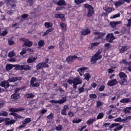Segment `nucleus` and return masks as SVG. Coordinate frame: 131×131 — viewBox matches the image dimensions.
<instances>
[{"instance_id":"obj_1","label":"nucleus","mask_w":131,"mask_h":131,"mask_svg":"<svg viewBox=\"0 0 131 131\" xmlns=\"http://www.w3.org/2000/svg\"><path fill=\"white\" fill-rule=\"evenodd\" d=\"M67 82L69 84H73V88L74 90H76L77 89V85L78 84H81L82 83V81L80 80V78L79 77H76L74 78L73 80L68 79L67 80Z\"/></svg>"},{"instance_id":"obj_2","label":"nucleus","mask_w":131,"mask_h":131,"mask_svg":"<svg viewBox=\"0 0 131 131\" xmlns=\"http://www.w3.org/2000/svg\"><path fill=\"white\" fill-rule=\"evenodd\" d=\"M84 8L87 9V14L86 17L90 18V17H92L94 14H95V10H94V7L92 6V5L89 4H84L83 5Z\"/></svg>"},{"instance_id":"obj_3","label":"nucleus","mask_w":131,"mask_h":131,"mask_svg":"<svg viewBox=\"0 0 131 131\" xmlns=\"http://www.w3.org/2000/svg\"><path fill=\"white\" fill-rule=\"evenodd\" d=\"M118 76L121 79V80L119 81V83L120 85H123L125 82H127V75H126L123 72H120Z\"/></svg>"},{"instance_id":"obj_4","label":"nucleus","mask_w":131,"mask_h":131,"mask_svg":"<svg viewBox=\"0 0 131 131\" xmlns=\"http://www.w3.org/2000/svg\"><path fill=\"white\" fill-rule=\"evenodd\" d=\"M102 59V55H101V51H98L95 54L92 56L90 60L91 64H96L98 60H101Z\"/></svg>"},{"instance_id":"obj_5","label":"nucleus","mask_w":131,"mask_h":131,"mask_svg":"<svg viewBox=\"0 0 131 131\" xmlns=\"http://www.w3.org/2000/svg\"><path fill=\"white\" fill-rule=\"evenodd\" d=\"M49 61H50V59L47 58L45 59V61L38 63L36 67L37 70H40V69H42V68H49L50 66L49 64H48Z\"/></svg>"},{"instance_id":"obj_6","label":"nucleus","mask_w":131,"mask_h":131,"mask_svg":"<svg viewBox=\"0 0 131 131\" xmlns=\"http://www.w3.org/2000/svg\"><path fill=\"white\" fill-rule=\"evenodd\" d=\"M30 83V86L31 88H38L40 85L39 82H37L36 78L34 77L31 78Z\"/></svg>"},{"instance_id":"obj_7","label":"nucleus","mask_w":131,"mask_h":131,"mask_svg":"<svg viewBox=\"0 0 131 131\" xmlns=\"http://www.w3.org/2000/svg\"><path fill=\"white\" fill-rule=\"evenodd\" d=\"M9 120L10 118H6L4 119L3 117H0V123H2L5 121L6 125H10V124H14V123L16 122V120H11L9 121Z\"/></svg>"},{"instance_id":"obj_8","label":"nucleus","mask_w":131,"mask_h":131,"mask_svg":"<svg viewBox=\"0 0 131 131\" xmlns=\"http://www.w3.org/2000/svg\"><path fill=\"white\" fill-rule=\"evenodd\" d=\"M19 40L20 41H24L23 47H28L29 48H30L31 47H32V45H33L32 41L29 40V39H26V38H21Z\"/></svg>"},{"instance_id":"obj_9","label":"nucleus","mask_w":131,"mask_h":131,"mask_svg":"<svg viewBox=\"0 0 131 131\" xmlns=\"http://www.w3.org/2000/svg\"><path fill=\"white\" fill-rule=\"evenodd\" d=\"M113 127H116L114 131H118V130H121L122 128H123V125H120L118 123H112L110 126V128H113Z\"/></svg>"},{"instance_id":"obj_10","label":"nucleus","mask_w":131,"mask_h":131,"mask_svg":"<svg viewBox=\"0 0 131 131\" xmlns=\"http://www.w3.org/2000/svg\"><path fill=\"white\" fill-rule=\"evenodd\" d=\"M9 82V80L3 81L0 83V86L5 89H8L10 86H12V88H14L15 86V85H10Z\"/></svg>"},{"instance_id":"obj_11","label":"nucleus","mask_w":131,"mask_h":131,"mask_svg":"<svg viewBox=\"0 0 131 131\" xmlns=\"http://www.w3.org/2000/svg\"><path fill=\"white\" fill-rule=\"evenodd\" d=\"M116 39V37L114 36L113 33H108L106 36V40L108 42H113L114 39Z\"/></svg>"},{"instance_id":"obj_12","label":"nucleus","mask_w":131,"mask_h":131,"mask_svg":"<svg viewBox=\"0 0 131 131\" xmlns=\"http://www.w3.org/2000/svg\"><path fill=\"white\" fill-rule=\"evenodd\" d=\"M77 58V56L76 55H70L66 58V61L68 63V64H71V63L74 62V60H76Z\"/></svg>"},{"instance_id":"obj_13","label":"nucleus","mask_w":131,"mask_h":131,"mask_svg":"<svg viewBox=\"0 0 131 131\" xmlns=\"http://www.w3.org/2000/svg\"><path fill=\"white\" fill-rule=\"evenodd\" d=\"M23 77H12L8 79L9 82H16V81H20L22 80Z\"/></svg>"},{"instance_id":"obj_14","label":"nucleus","mask_w":131,"mask_h":131,"mask_svg":"<svg viewBox=\"0 0 131 131\" xmlns=\"http://www.w3.org/2000/svg\"><path fill=\"white\" fill-rule=\"evenodd\" d=\"M118 82L116 79H112L108 81L107 85H108V86H114V85L117 84Z\"/></svg>"},{"instance_id":"obj_15","label":"nucleus","mask_w":131,"mask_h":131,"mask_svg":"<svg viewBox=\"0 0 131 131\" xmlns=\"http://www.w3.org/2000/svg\"><path fill=\"white\" fill-rule=\"evenodd\" d=\"M111 27L114 29L115 30H116V26L118 25L119 24H121V21H111L110 23Z\"/></svg>"},{"instance_id":"obj_16","label":"nucleus","mask_w":131,"mask_h":131,"mask_svg":"<svg viewBox=\"0 0 131 131\" xmlns=\"http://www.w3.org/2000/svg\"><path fill=\"white\" fill-rule=\"evenodd\" d=\"M25 108L24 107H19L17 108H11L9 109L10 112L15 113V112H20L21 111H24Z\"/></svg>"},{"instance_id":"obj_17","label":"nucleus","mask_w":131,"mask_h":131,"mask_svg":"<svg viewBox=\"0 0 131 131\" xmlns=\"http://www.w3.org/2000/svg\"><path fill=\"white\" fill-rule=\"evenodd\" d=\"M54 17L56 19H58V18L61 19L62 21H63V22L64 21H65V20H66V19L65 18V15H64V14L57 13L54 15Z\"/></svg>"},{"instance_id":"obj_18","label":"nucleus","mask_w":131,"mask_h":131,"mask_svg":"<svg viewBox=\"0 0 131 131\" xmlns=\"http://www.w3.org/2000/svg\"><path fill=\"white\" fill-rule=\"evenodd\" d=\"M55 4H56L57 6H67V4L64 0H59L58 2L56 3V1H53Z\"/></svg>"},{"instance_id":"obj_19","label":"nucleus","mask_w":131,"mask_h":131,"mask_svg":"<svg viewBox=\"0 0 131 131\" xmlns=\"http://www.w3.org/2000/svg\"><path fill=\"white\" fill-rule=\"evenodd\" d=\"M116 8L121 7L122 5H124V1L123 0H119L114 4Z\"/></svg>"},{"instance_id":"obj_20","label":"nucleus","mask_w":131,"mask_h":131,"mask_svg":"<svg viewBox=\"0 0 131 131\" xmlns=\"http://www.w3.org/2000/svg\"><path fill=\"white\" fill-rule=\"evenodd\" d=\"M37 59V57H33V56H31L29 57L27 61L28 64H30L31 63H34V62H35V60H36Z\"/></svg>"},{"instance_id":"obj_21","label":"nucleus","mask_w":131,"mask_h":131,"mask_svg":"<svg viewBox=\"0 0 131 131\" xmlns=\"http://www.w3.org/2000/svg\"><path fill=\"white\" fill-rule=\"evenodd\" d=\"M69 108V106L67 105H65L63 106V108L61 111V114L62 115H67V113L66 112V111L67 110H68Z\"/></svg>"},{"instance_id":"obj_22","label":"nucleus","mask_w":131,"mask_h":131,"mask_svg":"<svg viewBox=\"0 0 131 131\" xmlns=\"http://www.w3.org/2000/svg\"><path fill=\"white\" fill-rule=\"evenodd\" d=\"M90 33H91V29L89 28L85 29L81 31L82 35H88Z\"/></svg>"},{"instance_id":"obj_23","label":"nucleus","mask_w":131,"mask_h":131,"mask_svg":"<svg viewBox=\"0 0 131 131\" xmlns=\"http://www.w3.org/2000/svg\"><path fill=\"white\" fill-rule=\"evenodd\" d=\"M20 98V94L18 93H14L11 96V98L13 100H18Z\"/></svg>"},{"instance_id":"obj_24","label":"nucleus","mask_w":131,"mask_h":131,"mask_svg":"<svg viewBox=\"0 0 131 131\" xmlns=\"http://www.w3.org/2000/svg\"><path fill=\"white\" fill-rule=\"evenodd\" d=\"M60 26L61 28L62 31H63V32H66V31L67 30L66 24L63 22H61L60 23Z\"/></svg>"},{"instance_id":"obj_25","label":"nucleus","mask_w":131,"mask_h":131,"mask_svg":"<svg viewBox=\"0 0 131 131\" xmlns=\"http://www.w3.org/2000/svg\"><path fill=\"white\" fill-rule=\"evenodd\" d=\"M46 43H45V40H40L38 42V49H40V48H42V47H45Z\"/></svg>"},{"instance_id":"obj_26","label":"nucleus","mask_w":131,"mask_h":131,"mask_svg":"<svg viewBox=\"0 0 131 131\" xmlns=\"http://www.w3.org/2000/svg\"><path fill=\"white\" fill-rule=\"evenodd\" d=\"M22 70H25L26 71L31 70V67L28 64H24L22 67Z\"/></svg>"},{"instance_id":"obj_27","label":"nucleus","mask_w":131,"mask_h":131,"mask_svg":"<svg viewBox=\"0 0 131 131\" xmlns=\"http://www.w3.org/2000/svg\"><path fill=\"white\" fill-rule=\"evenodd\" d=\"M12 68H14V64H7L6 66V71H10V70H11V69Z\"/></svg>"},{"instance_id":"obj_28","label":"nucleus","mask_w":131,"mask_h":131,"mask_svg":"<svg viewBox=\"0 0 131 131\" xmlns=\"http://www.w3.org/2000/svg\"><path fill=\"white\" fill-rule=\"evenodd\" d=\"M54 30V29L53 28H50L48 30L46 31V32H44V34L42 35V36H46V35H48L50 32H52Z\"/></svg>"},{"instance_id":"obj_29","label":"nucleus","mask_w":131,"mask_h":131,"mask_svg":"<svg viewBox=\"0 0 131 131\" xmlns=\"http://www.w3.org/2000/svg\"><path fill=\"white\" fill-rule=\"evenodd\" d=\"M34 97H35V95L32 93H27L26 94V98L27 99H33Z\"/></svg>"},{"instance_id":"obj_30","label":"nucleus","mask_w":131,"mask_h":131,"mask_svg":"<svg viewBox=\"0 0 131 131\" xmlns=\"http://www.w3.org/2000/svg\"><path fill=\"white\" fill-rule=\"evenodd\" d=\"M95 121H96V119L90 118L89 120H88L86 121V123L88 125H91V124H93V123H94L95 122Z\"/></svg>"},{"instance_id":"obj_31","label":"nucleus","mask_w":131,"mask_h":131,"mask_svg":"<svg viewBox=\"0 0 131 131\" xmlns=\"http://www.w3.org/2000/svg\"><path fill=\"white\" fill-rule=\"evenodd\" d=\"M44 26L46 28H50L53 26V23L50 22H46L44 23Z\"/></svg>"},{"instance_id":"obj_32","label":"nucleus","mask_w":131,"mask_h":131,"mask_svg":"<svg viewBox=\"0 0 131 131\" xmlns=\"http://www.w3.org/2000/svg\"><path fill=\"white\" fill-rule=\"evenodd\" d=\"M104 115H105V114H104V113H100L97 117L96 119L97 120H99V119H102V118H104Z\"/></svg>"},{"instance_id":"obj_33","label":"nucleus","mask_w":131,"mask_h":131,"mask_svg":"<svg viewBox=\"0 0 131 131\" xmlns=\"http://www.w3.org/2000/svg\"><path fill=\"white\" fill-rule=\"evenodd\" d=\"M14 70H22L23 66L19 64H14Z\"/></svg>"},{"instance_id":"obj_34","label":"nucleus","mask_w":131,"mask_h":131,"mask_svg":"<svg viewBox=\"0 0 131 131\" xmlns=\"http://www.w3.org/2000/svg\"><path fill=\"white\" fill-rule=\"evenodd\" d=\"M120 102V103H128V102H130V99L128 98L122 99Z\"/></svg>"},{"instance_id":"obj_35","label":"nucleus","mask_w":131,"mask_h":131,"mask_svg":"<svg viewBox=\"0 0 131 131\" xmlns=\"http://www.w3.org/2000/svg\"><path fill=\"white\" fill-rule=\"evenodd\" d=\"M115 121L116 122H124V121H126V120L124 119H122L121 117H119L115 119Z\"/></svg>"},{"instance_id":"obj_36","label":"nucleus","mask_w":131,"mask_h":131,"mask_svg":"<svg viewBox=\"0 0 131 131\" xmlns=\"http://www.w3.org/2000/svg\"><path fill=\"white\" fill-rule=\"evenodd\" d=\"M74 2L76 5H80V4L85 3L86 0H75Z\"/></svg>"},{"instance_id":"obj_37","label":"nucleus","mask_w":131,"mask_h":131,"mask_svg":"<svg viewBox=\"0 0 131 131\" xmlns=\"http://www.w3.org/2000/svg\"><path fill=\"white\" fill-rule=\"evenodd\" d=\"M90 78H91V74H90L89 73H86L84 75V79L87 80V81H89Z\"/></svg>"},{"instance_id":"obj_38","label":"nucleus","mask_w":131,"mask_h":131,"mask_svg":"<svg viewBox=\"0 0 131 131\" xmlns=\"http://www.w3.org/2000/svg\"><path fill=\"white\" fill-rule=\"evenodd\" d=\"M9 115V114L6 111H2L0 112V116H5L7 117Z\"/></svg>"},{"instance_id":"obj_39","label":"nucleus","mask_w":131,"mask_h":131,"mask_svg":"<svg viewBox=\"0 0 131 131\" xmlns=\"http://www.w3.org/2000/svg\"><path fill=\"white\" fill-rule=\"evenodd\" d=\"M31 121V118H27L24 120L23 122L25 123V124H28V123H30Z\"/></svg>"},{"instance_id":"obj_40","label":"nucleus","mask_w":131,"mask_h":131,"mask_svg":"<svg viewBox=\"0 0 131 131\" xmlns=\"http://www.w3.org/2000/svg\"><path fill=\"white\" fill-rule=\"evenodd\" d=\"M100 45V42H96L94 43H91V48L93 49L94 47H97V46H99Z\"/></svg>"},{"instance_id":"obj_41","label":"nucleus","mask_w":131,"mask_h":131,"mask_svg":"<svg viewBox=\"0 0 131 131\" xmlns=\"http://www.w3.org/2000/svg\"><path fill=\"white\" fill-rule=\"evenodd\" d=\"M63 129V126L62 125H58L57 126L55 127L56 130L60 131L62 130Z\"/></svg>"},{"instance_id":"obj_42","label":"nucleus","mask_w":131,"mask_h":131,"mask_svg":"<svg viewBox=\"0 0 131 131\" xmlns=\"http://www.w3.org/2000/svg\"><path fill=\"white\" fill-rule=\"evenodd\" d=\"M67 99H66V97H62V99L60 100H59V104H64V103H65V102H66L67 101Z\"/></svg>"},{"instance_id":"obj_43","label":"nucleus","mask_w":131,"mask_h":131,"mask_svg":"<svg viewBox=\"0 0 131 131\" xmlns=\"http://www.w3.org/2000/svg\"><path fill=\"white\" fill-rule=\"evenodd\" d=\"M47 118L50 120H52L54 118V114L51 113L48 116H47Z\"/></svg>"},{"instance_id":"obj_44","label":"nucleus","mask_w":131,"mask_h":131,"mask_svg":"<svg viewBox=\"0 0 131 131\" xmlns=\"http://www.w3.org/2000/svg\"><path fill=\"white\" fill-rule=\"evenodd\" d=\"M27 52V50H26V49L25 48H24L23 49L21 52L20 53V55L21 56H23V55H25V54H26Z\"/></svg>"},{"instance_id":"obj_45","label":"nucleus","mask_w":131,"mask_h":131,"mask_svg":"<svg viewBox=\"0 0 131 131\" xmlns=\"http://www.w3.org/2000/svg\"><path fill=\"white\" fill-rule=\"evenodd\" d=\"M82 121V120L81 119H76V120H73V123H79L80 122H81Z\"/></svg>"},{"instance_id":"obj_46","label":"nucleus","mask_w":131,"mask_h":131,"mask_svg":"<svg viewBox=\"0 0 131 131\" xmlns=\"http://www.w3.org/2000/svg\"><path fill=\"white\" fill-rule=\"evenodd\" d=\"M84 70H88V68L86 67H82L78 69V71L79 72H83Z\"/></svg>"},{"instance_id":"obj_47","label":"nucleus","mask_w":131,"mask_h":131,"mask_svg":"<svg viewBox=\"0 0 131 131\" xmlns=\"http://www.w3.org/2000/svg\"><path fill=\"white\" fill-rule=\"evenodd\" d=\"M8 34V31H3L2 32L0 33V36H6Z\"/></svg>"},{"instance_id":"obj_48","label":"nucleus","mask_w":131,"mask_h":131,"mask_svg":"<svg viewBox=\"0 0 131 131\" xmlns=\"http://www.w3.org/2000/svg\"><path fill=\"white\" fill-rule=\"evenodd\" d=\"M103 105V103H102V102L100 101H98L96 102V106L97 107V108H99V107H101V106H102Z\"/></svg>"},{"instance_id":"obj_49","label":"nucleus","mask_w":131,"mask_h":131,"mask_svg":"<svg viewBox=\"0 0 131 131\" xmlns=\"http://www.w3.org/2000/svg\"><path fill=\"white\" fill-rule=\"evenodd\" d=\"M89 97L90 99H97V95L96 94H90Z\"/></svg>"},{"instance_id":"obj_50","label":"nucleus","mask_w":131,"mask_h":131,"mask_svg":"<svg viewBox=\"0 0 131 131\" xmlns=\"http://www.w3.org/2000/svg\"><path fill=\"white\" fill-rule=\"evenodd\" d=\"M41 74V76H42V77H47V75H46V74H47V73L43 70H42ZM45 75H46V76H45Z\"/></svg>"},{"instance_id":"obj_51","label":"nucleus","mask_w":131,"mask_h":131,"mask_svg":"<svg viewBox=\"0 0 131 131\" xmlns=\"http://www.w3.org/2000/svg\"><path fill=\"white\" fill-rule=\"evenodd\" d=\"M6 2L8 4H10V3H11L12 4H16L17 3V1L16 0H6Z\"/></svg>"},{"instance_id":"obj_52","label":"nucleus","mask_w":131,"mask_h":131,"mask_svg":"<svg viewBox=\"0 0 131 131\" xmlns=\"http://www.w3.org/2000/svg\"><path fill=\"white\" fill-rule=\"evenodd\" d=\"M98 90H99V92H103V91H104V90H105V85H101L99 87Z\"/></svg>"},{"instance_id":"obj_53","label":"nucleus","mask_w":131,"mask_h":131,"mask_svg":"<svg viewBox=\"0 0 131 131\" xmlns=\"http://www.w3.org/2000/svg\"><path fill=\"white\" fill-rule=\"evenodd\" d=\"M93 33L94 35H100V32L97 31V30H93Z\"/></svg>"},{"instance_id":"obj_54","label":"nucleus","mask_w":131,"mask_h":131,"mask_svg":"<svg viewBox=\"0 0 131 131\" xmlns=\"http://www.w3.org/2000/svg\"><path fill=\"white\" fill-rule=\"evenodd\" d=\"M123 111L124 112V113H125L126 114H127V113H130V111H129V110H128V107H126L125 108H124L123 110Z\"/></svg>"},{"instance_id":"obj_55","label":"nucleus","mask_w":131,"mask_h":131,"mask_svg":"<svg viewBox=\"0 0 131 131\" xmlns=\"http://www.w3.org/2000/svg\"><path fill=\"white\" fill-rule=\"evenodd\" d=\"M78 91L79 92V94H81V93H83L84 92V88H79Z\"/></svg>"},{"instance_id":"obj_56","label":"nucleus","mask_w":131,"mask_h":131,"mask_svg":"<svg viewBox=\"0 0 131 131\" xmlns=\"http://www.w3.org/2000/svg\"><path fill=\"white\" fill-rule=\"evenodd\" d=\"M112 11H113L112 8H110V7H108L105 10V12H106V13H111V12H112Z\"/></svg>"},{"instance_id":"obj_57","label":"nucleus","mask_w":131,"mask_h":131,"mask_svg":"<svg viewBox=\"0 0 131 131\" xmlns=\"http://www.w3.org/2000/svg\"><path fill=\"white\" fill-rule=\"evenodd\" d=\"M15 43V42L12 39L8 40V44L9 46H13Z\"/></svg>"},{"instance_id":"obj_58","label":"nucleus","mask_w":131,"mask_h":131,"mask_svg":"<svg viewBox=\"0 0 131 131\" xmlns=\"http://www.w3.org/2000/svg\"><path fill=\"white\" fill-rule=\"evenodd\" d=\"M118 17H120V14L119 13L114 15V16H113V17H111V18H112V19H115V18H118Z\"/></svg>"},{"instance_id":"obj_59","label":"nucleus","mask_w":131,"mask_h":131,"mask_svg":"<svg viewBox=\"0 0 131 131\" xmlns=\"http://www.w3.org/2000/svg\"><path fill=\"white\" fill-rule=\"evenodd\" d=\"M28 16L29 15L27 14H24L21 16V17L23 19H26L28 18Z\"/></svg>"},{"instance_id":"obj_60","label":"nucleus","mask_w":131,"mask_h":131,"mask_svg":"<svg viewBox=\"0 0 131 131\" xmlns=\"http://www.w3.org/2000/svg\"><path fill=\"white\" fill-rule=\"evenodd\" d=\"M68 115L70 116V117H73L74 116V114L72 112L70 111L68 113Z\"/></svg>"},{"instance_id":"obj_61","label":"nucleus","mask_w":131,"mask_h":131,"mask_svg":"<svg viewBox=\"0 0 131 131\" xmlns=\"http://www.w3.org/2000/svg\"><path fill=\"white\" fill-rule=\"evenodd\" d=\"M26 125V124H25V123L23 122V124L17 127V128H22L23 127H25Z\"/></svg>"},{"instance_id":"obj_62","label":"nucleus","mask_w":131,"mask_h":131,"mask_svg":"<svg viewBox=\"0 0 131 131\" xmlns=\"http://www.w3.org/2000/svg\"><path fill=\"white\" fill-rule=\"evenodd\" d=\"M26 125V124H25V123L23 122V124L17 127V128H22L23 127H25Z\"/></svg>"},{"instance_id":"obj_63","label":"nucleus","mask_w":131,"mask_h":131,"mask_svg":"<svg viewBox=\"0 0 131 131\" xmlns=\"http://www.w3.org/2000/svg\"><path fill=\"white\" fill-rule=\"evenodd\" d=\"M28 3H29V5L30 7L33 5V3H34V0H27Z\"/></svg>"},{"instance_id":"obj_64","label":"nucleus","mask_w":131,"mask_h":131,"mask_svg":"<svg viewBox=\"0 0 131 131\" xmlns=\"http://www.w3.org/2000/svg\"><path fill=\"white\" fill-rule=\"evenodd\" d=\"M64 9V7L60 6V7H57L56 8V11H62Z\"/></svg>"}]
</instances>
